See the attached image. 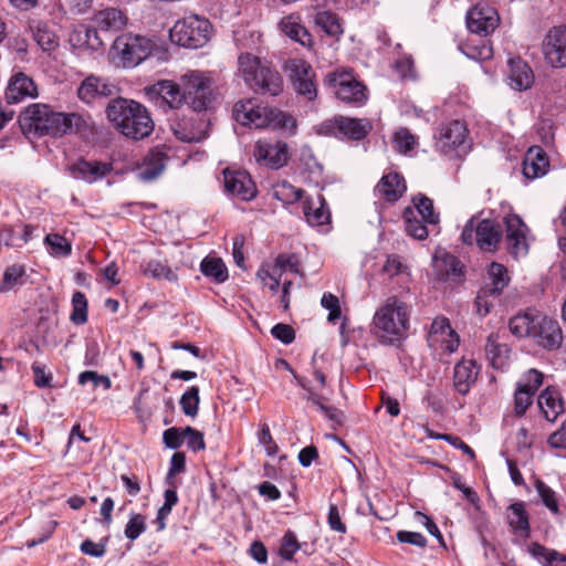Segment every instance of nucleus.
I'll return each mask as SVG.
<instances>
[{
	"label": "nucleus",
	"instance_id": "1",
	"mask_svg": "<svg viewBox=\"0 0 566 566\" xmlns=\"http://www.w3.org/2000/svg\"><path fill=\"white\" fill-rule=\"evenodd\" d=\"M21 128L35 136L62 137L80 134L91 128L92 118L78 113L55 112L45 104L28 106L19 117Z\"/></svg>",
	"mask_w": 566,
	"mask_h": 566
},
{
	"label": "nucleus",
	"instance_id": "2",
	"mask_svg": "<svg viewBox=\"0 0 566 566\" xmlns=\"http://www.w3.org/2000/svg\"><path fill=\"white\" fill-rule=\"evenodd\" d=\"M411 307L397 296H389L375 312L371 333L382 345H399L408 336Z\"/></svg>",
	"mask_w": 566,
	"mask_h": 566
},
{
	"label": "nucleus",
	"instance_id": "3",
	"mask_svg": "<svg viewBox=\"0 0 566 566\" xmlns=\"http://www.w3.org/2000/svg\"><path fill=\"white\" fill-rule=\"evenodd\" d=\"M106 116L120 134L134 140L144 139L154 130L147 108L133 99L113 98L107 104Z\"/></svg>",
	"mask_w": 566,
	"mask_h": 566
},
{
	"label": "nucleus",
	"instance_id": "4",
	"mask_svg": "<svg viewBox=\"0 0 566 566\" xmlns=\"http://www.w3.org/2000/svg\"><path fill=\"white\" fill-rule=\"evenodd\" d=\"M233 117L243 126L294 130L296 120L283 111L258 104L256 99L239 101L233 106Z\"/></svg>",
	"mask_w": 566,
	"mask_h": 566
},
{
	"label": "nucleus",
	"instance_id": "5",
	"mask_svg": "<svg viewBox=\"0 0 566 566\" xmlns=\"http://www.w3.org/2000/svg\"><path fill=\"white\" fill-rule=\"evenodd\" d=\"M238 65L245 84L255 93L269 96L282 93L283 78L269 63L262 62L251 53H241Z\"/></svg>",
	"mask_w": 566,
	"mask_h": 566
},
{
	"label": "nucleus",
	"instance_id": "6",
	"mask_svg": "<svg viewBox=\"0 0 566 566\" xmlns=\"http://www.w3.org/2000/svg\"><path fill=\"white\" fill-rule=\"evenodd\" d=\"M371 129L373 124L368 118H356L343 115H335L314 127L317 135L353 142L365 139Z\"/></svg>",
	"mask_w": 566,
	"mask_h": 566
},
{
	"label": "nucleus",
	"instance_id": "7",
	"mask_svg": "<svg viewBox=\"0 0 566 566\" xmlns=\"http://www.w3.org/2000/svg\"><path fill=\"white\" fill-rule=\"evenodd\" d=\"M502 239V227L494 220L472 217L465 223L461 241L467 245L476 244L483 252H495Z\"/></svg>",
	"mask_w": 566,
	"mask_h": 566
},
{
	"label": "nucleus",
	"instance_id": "8",
	"mask_svg": "<svg viewBox=\"0 0 566 566\" xmlns=\"http://www.w3.org/2000/svg\"><path fill=\"white\" fill-rule=\"evenodd\" d=\"M211 23L198 15H189L178 20L170 29L171 42L187 49L202 48L210 39Z\"/></svg>",
	"mask_w": 566,
	"mask_h": 566
},
{
	"label": "nucleus",
	"instance_id": "9",
	"mask_svg": "<svg viewBox=\"0 0 566 566\" xmlns=\"http://www.w3.org/2000/svg\"><path fill=\"white\" fill-rule=\"evenodd\" d=\"M184 101L195 112L206 111L213 101V81L205 72L189 71L181 77Z\"/></svg>",
	"mask_w": 566,
	"mask_h": 566
},
{
	"label": "nucleus",
	"instance_id": "10",
	"mask_svg": "<svg viewBox=\"0 0 566 566\" xmlns=\"http://www.w3.org/2000/svg\"><path fill=\"white\" fill-rule=\"evenodd\" d=\"M326 85L333 88L342 102L359 107L368 99L367 87L350 71H334L326 75Z\"/></svg>",
	"mask_w": 566,
	"mask_h": 566
},
{
	"label": "nucleus",
	"instance_id": "11",
	"mask_svg": "<svg viewBox=\"0 0 566 566\" xmlns=\"http://www.w3.org/2000/svg\"><path fill=\"white\" fill-rule=\"evenodd\" d=\"M154 48V43L140 35H120L113 44V51L124 67H134L146 60Z\"/></svg>",
	"mask_w": 566,
	"mask_h": 566
},
{
	"label": "nucleus",
	"instance_id": "12",
	"mask_svg": "<svg viewBox=\"0 0 566 566\" xmlns=\"http://www.w3.org/2000/svg\"><path fill=\"white\" fill-rule=\"evenodd\" d=\"M293 90L308 102L317 97L316 74L312 65L303 59H290L284 65Z\"/></svg>",
	"mask_w": 566,
	"mask_h": 566
},
{
	"label": "nucleus",
	"instance_id": "13",
	"mask_svg": "<svg viewBox=\"0 0 566 566\" xmlns=\"http://www.w3.org/2000/svg\"><path fill=\"white\" fill-rule=\"evenodd\" d=\"M469 130L464 122L451 120L439 127L434 135L436 149L442 155H452L459 149H465Z\"/></svg>",
	"mask_w": 566,
	"mask_h": 566
},
{
	"label": "nucleus",
	"instance_id": "14",
	"mask_svg": "<svg viewBox=\"0 0 566 566\" xmlns=\"http://www.w3.org/2000/svg\"><path fill=\"white\" fill-rule=\"evenodd\" d=\"M544 59L552 67L566 66V25L552 28L542 45Z\"/></svg>",
	"mask_w": 566,
	"mask_h": 566
},
{
	"label": "nucleus",
	"instance_id": "15",
	"mask_svg": "<svg viewBox=\"0 0 566 566\" xmlns=\"http://www.w3.org/2000/svg\"><path fill=\"white\" fill-rule=\"evenodd\" d=\"M497 11L485 3H478L467 13V27L475 34L486 36L499 25Z\"/></svg>",
	"mask_w": 566,
	"mask_h": 566
},
{
	"label": "nucleus",
	"instance_id": "16",
	"mask_svg": "<svg viewBox=\"0 0 566 566\" xmlns=\"http://www.w3.org/2000/svg\"><path fill=\"white\" fill-rule=\"evenodd\" d=\"M117 92V86L108 80L96 75H88L80 84L77 96L85 104H94L115 96Z\"/></svg>",
	"mask_w": 566,
	"mask_h": 566
},
{
	"label": "nucleus",
	"instance_id": "17",
	"mask_svg": "<svg viewBox=\"0 0 566 566\" xmlns=\"http://www.w3.org/2000/svg\"><path fill=\"white\" fill-rule=\"evenodd\" d=\"M66 170L76 180L94 184L109 175L113 170V165L106 161L78 158L67 165Z\"/></svg>",
	"mask_w": 566,
	"mask_h": 566
},
{
	"label": "nucleus",
	"instance_id": "18",
	"mask_svg": "<svg viewBox=\"0 0 566 566\" xmlns=\"http://www.w3.org/2000/svg\"><path fill=\"white\" fill-rule=\"evenodd\" d=\"M253 155L258 163L272 169H279L289 161V146L284 142L274 144L266 140H258L254 146Z\"/></svg>",
	"mask_w": 566,
	"mask_h": 566
},
{
	"label": "nucleus",
	"instance_id": "19",
	"mask_svg": "<svg viewBox=\"0 0 566 566\" xmlns=\"http://www.w3.org/2000/svg\"><path fill=\"white\" fill-rule=\"evenodd\" d=\"M536 323L537 327L532 340L546 350L558 349L564 339L559 323L546 314L543 315L541 322Z\"/></svg>",
	"mask_w": 566,
	"mask_h": 566
},
{
	"label": "nucleus",
	"instance_id": "20",
	"mask_svg": "<svg viewBox=\"0 0 566 566\" xmlns=\"http://www.w3.org/2000/svg\"><path fill=\"white\" fill-rule=\"evenodd\" d=\"M507 251L514 258L525 255L528 251L526 240L527 227L517 214H509L505 218Z\"/></svg>",
	"mask_w": 566,
	"mask_h": 566
},
{
	"label": "nucleus",
	"instance_id": "21",
	"mask_svg": "<svg viewBox=\"0 0 566 566\" xmlns=\"http://www.w3.org/2000/svg\"><path fill=\"white\" fill-rule=\"evenodd\" d=\"M224 188L228 193L243 201L252 200L256 196V188L247 171L226 169L223 171Z\"/></svg>",
	"mask_w": 566,
	"mask_h": 566
},
{
	"label": "nucleus",
	"instance_id": "22",
	"mask_svg": "<svg viewBox=\"0 0 566 566\" xmlns=\"http://www.w3.org/2000/svg\"><path fill=\"white\" fill-rule=\"evenodd\" d=\"M544 313L535 310H527L525 312L517 313L509 321V329L512 335L517 338H530L536 332L537 323L541 322Z\"/></svg>",
	"mask_w": 566,
	"mask_h": 566
},
{
	"label": "nucleus",
	"instance_id": "23",
	"mask_svg": "<svg viewBox=\"0 0 566 566\" xmlns=\"http://www.w3.org/2000/svg\"><path fill=\"white\" fill-rule=\"evenodd\" d=\"M149 94L159 99V106H167L169 109L179 108L184 101V93L177 83L170 80H161L149 87Z\"/></svg>",
	"mask_w": 566,
	"mask_h": 566
},
{
	"label": "nucleus",
	"instance_id": "24",
	"mask_svg": "<svg viewBox=\"0 0 566 566\" xmlns=\"http://www.w3.org/2000/svg\"><path fill=\"white\" fill-rule=\"evenodd\" d=\"M509 85L515 91H526L531 88L534 82V74L528 64L521 57H511L507 61Z\"/></svg>",
	"mask_w": 566,
	"mask_h": 566
},
{
	"label": "nucleus",
	"instance_id": "25",
	"mask_svg": "<svg viewBox=\"0 0 566 566\" xmlns=\"http://www.w3.org/2000/svg\"><path fill=\"white\" fill-rule=\"evenodd\" d=\"M480 367L473 359H462L454 366L453 386L461 395H467L476 381Z\"/></svg>",
	"mask_w": 566,
	"mask_h": 566
},
{
	"label": "nucleus",
	"instance_id": "26",
	"mask_svg": "<svg viewBox=\"0 0 566 566\" xmlns=\"http://www.w3.org/2000/svg\"><path fill=\"white\" fill-rule=\"evenodd\" d=\"M36 95L34 82L23 73L13 75L6 90V99L9 104L19 103L25 97H35Z\"/></svg>",
	"mask_w": 566,
	"mask_h": 566
},
{
	"label": "nucleus",
	"instance_id": "27",
	"mask_svg": "<svg viewBox=\"0 0 566 566\" xmlns=\"http://www.w3.org/2000/svg\"><path fill=\"white\" fill-rule=\"evenodd\" d=\"M303 213L306 222L312 227L327 224L331 220V211L322 195L316 198H306L303 201Z\"/></svg>",
	"mask_w": 566,
	"mask_h": 566
},
{
	"label": "nucleus",
	"instance_id": "28",
	"mask_svg": "<svg viewBox=\"0 0 566 566\" xmlns=\"http://www.w3.org/2000/svg\"><path fill=\"white\" fill-rule=\"evenodd\" d=\"M127 15L117 8H106L98 11L94 18L93 23L101 32H118L127 24Z\"/></svg>",
	"mask_w": 566,
	"mask_h": 566
},
{
	"label": "nucleus",
	"instance_id": "29",
	"mask_svg": "<svg viewBox=\"0 0 566 566\" xmlns=\"http://www.w3.org/2000/svg\"><path fill=\"white\" fill-rule=\"evenodd\" d=\"M376 191L388 202L397 201L406 191V182L401 175L389 172L376 186Z\"/></svg>",
	"mask_w": 566,
	"mask_h": 566
},
{
	"label": "nucleus",
	"instance_id": "30",
	"mask_svg": "<svg viewBox=\"0 0 566 566\" xmlns=\"http://www.w3.org/2000/svg\"><path fill=\"white\" fill-rule=\"evenodd\" d=\"M509 354L510 348L506 344L500 342L499 334L492 333L488 336L485 343V356L493 368H504L509 359Z\"/></svg>",
	"mask_w": 566,
	"mask_h": 566
},
{
	"label": "nucleus",
	"instance_id": "31",
	"mask_svg": "<svg viewBox=\"0 0 566 566\" xmlns=\"http://www.w3.org/2000/svg\"><path fill=\"white\" fill-rule=\"evenodd\" d=\"M538 407L546 420L554 422L564 411V402L559 392L554 388H546L538 397Z\"/></svg>",
	"mask_w": 566,
	"mask_h": 566
},
{
	"label": "nucleus",
	"instance_id": "32",
	"mask_svg": "<svg viewBox=\"0 0 566 566\" xmlns=\"http://www.w3.org/2000/svg\"><path fill=\"white\" fill-rule=\"evenodd\" d=\"M548 161L541 148H530L523 163V175L527 179H535L545 175Z\"/></svg>",
	"mask_w": 566,
	"mask_h": 566
},
{
	"label": "nucleus",
	"instance_id": "33",
	"mask_svg": "<svg viewBox=\"0 0 566 566\" xmlns=\"http://www.w3.org/2000/svg\"><path fill=\"white\" fill-rule=\"evenodd\" d=\"M527 552L543 566H566V555L538 543H531Z\"/></svg>",
	"mask_w": 566,
	"mask_h": 566
},
{
	"label": "nucleus",
	"instance_id": "34",
	"mask_svg": "<svg viewBox=\"0 0 566 566\" xmlns=\"http://www.w3.org/2000/svg\"><path fill=\"white\" fill-rule=\"evenodd\" d=\"M30 30L34 41L43 51L50 52L57 46V36L45 22L33 20L30 22Z\"/></svg>",
	"mask_w": 566,
	"mask_h": 566
},
{
	"label": "nucleus",
	"instance_id": "35",
	"mask_svg": "<svg viewBox=\"0 0 566 566\" xmlns=\"http://www.w3.org/2000/svg\"><path fill=\"white\" fill-rule=\"evenodd\" d=\"M509 283L507 269L501 263L492 262L488 269V282L483 287L489 289L493 294L501 295Z\"/></svg>",
	"mask_w": 566,
	"mask_h": 566
},
{
	"label": "nucleus",
	"instance_id": "36",
	"mask_svg": "<svg viewBox=\"0 0 566 566\" xmlns=\"http://www.w3.org/2000/svg\"><path fill=\"white\" fill-rule=\"evenodd\" d=\"M98 32L101 31L95 25L94 28L80 25L71 34L70 42L74 46H86L92 50H97L103 45V40L99 38Z\"/></svg>",
	"mask_w": 566,
	"mask_h": 566
},
{
	"label": "nucleus",
	"instance_id": "37",
	"mask_svg": "<svg viewBox=\"0 0 566 566\" xmlns=\"http://www.w3.org/2000/svg\"><path fill=\"white\" fill-rule=\"evenodd\" d=\"M166 155L159 150H151L146 157V167L139 172L144 181L156 179L165 169Z\"/></svg>",
	"mask_w": 566,
	"mask_h": 566
},
{
	"label": "nucleus",
	"instance_id": "38",
	"mask_svg": "<svg viewBox=\"0 0 566 566\" xmlns=\"http://www.w3.org/2000/svg\"><path fill=\"white\" fill-rule=\"evenodd\" d=\"M507 521L514 532H521L525 535L530 532L528 515L523 502H515L507 509Z\"/></svg>",
	"mask_w": 566,
	"mask_h": 566
},
{
	"label": "nucleus",
	"instance_id": "39",
	"mask_svg": "<svg viewBox=\"0 0 566 566\" xmlns=\"http://www.w3.org/2000/svg\"><path fill=\"white\" fill-rule=\"evenodd\" d=\"M281 30L282 32L287 35L290 39L294 40L295 42L300 43L301 45L305 48H312L313 45V36L307 31L305 27L302 24L292 21L290 19L283 20L281 22Z\"/></svg>",
	"mask_w": 566,
	"mask_h": 566
},
{
	"label": "nucleus",
	"instance_id": "40",
	"mask_svg": "<svg viewBox=\"0 0 566 566\" xmlns=\"http://www.w3.org/2000/svg\"><path fill=\"white\" fill-rule=\"evenodd\" d=\"M402 218L405 221V230L408 235L417 240H424L428 237L429 231L424 224L426 222L417 219L416 211L412 207H407L403 210Z\"/></svg>",
	"mask_w": 566,
	"mask_h": 566
},
{
	"label": "nucleus",
	"instance_id": "41",
	"mask_svg": "<svg viewBox=\"0 0 566 566\" xmlns=\"http://www.w3.org/2000/svg\"><path fill=\"white\" fill-rule=\"evenodd\" d=\"M272 196L281 201L284 206L293 205L303 197V190L295 188L290 182L277 181L272 188Z\"/></svg>",
	"mask_w": 566,
	"mask_h": 566
},
{
	"label": "nucleus",
	"instance_id": "42",
	"mask_svg": "<svg viewBox=\"0 0 566 566\" xmlns=\"http://www.w3.org/2000/svg\"><path fill=\"white\" fill-rule=\"evenodd\" d=\"M143 273L153 279H165L168 282H177L178 275L167 265V263L159 260H149L143 268Z\"/></svg>",
	"mask_w": 566,
	"mask_h": 566
},
{
	"label": "nucleus",
	"instance_id": "43",
	"mask_svg": "<svg viewBox=\"0 0 566 566\" xmlns=\"http://www.w3.org/2000/svg\"><path fill=\"white\" fill-rule=\"evenodd\" d=\"M203 275L212 277L217 283H223L228 279V270L221 259L206 258L200 264Z\"/></svg>",
	"mask_w": 566,
	"mask_h": 566
},
{
	"label": "nucleus",
	"instance_id": "44",
	"mask_svg": "<svg viewBox=\"0 0 566 566\" xmlns=\"http://www.w3.org/2000/svg\"><path fill=\"white\" fill-rule=\"evenodd\" d=\"M24 276V265L12 264L8 266L3 273L2 281L0 283V293H6L14 289L17 285H22Z\"/></svg>",
	"mask_w": 566,
	"mask_h": 566
},
{
	"label": "nucleus",
	"instance_id": "45",
	"mask_svg": "<svg viewBox=\"0 0 566 566\" xmlns=\"http://www.w3.org/2000/svg\"><path fill=\"white\" fill-rule=\"evenodd\" d=\"M415 211L418 213L427 224L437 226L439 223V214L434 211L433 202L426 196L413 198Z\"/></svg>",
	"mask_w": 566,
	"mask_h": 566
},
{
	"label": "nucleus",
	"instance_id": "46",
	"mask_svg": "<svg viewBox=\"0 0 566 566\" xmlns=\"http://www.w3.org/2000/svg\"><path fill=\"white\" fill-rule=\"evenodd\" d=\"M315 23L326 34H328L331 36H338L343 33V29L338 21V18L333 12H329V11L317 12L315 15Z\"/></svg>",
	"mask_w": 566,
	"mask_h": 566
},
{
	"label": "nucleus",
	"instance_id": "47",
	"mask_svg": "<svg viewBox=\"0 0 566 566\" xmlns=\"http://www.w3.org/2000/svg\"><path fill=\"white\" fill-rule=\"evenodd\" d=\"M461 51L469 57L475 61H485L493 56L492 46L486 40H480L478 44L468 41L461 45Z\"/></svg>",
	"mask_w": 566,
	"mask_h": 566
},
{
	"label": "nucleus",
	"instance_id": "48",
	"mask_svg": "<svg viewBox=\"0 0 566 566\" xmlns=\"http://www.w3.org/2000/svg\"><path fill=\"white\" fill-rule=\"evenodd\" d=\"M171 130L181 142L195 143L200 140L199 133L192 127L188 119H174L171 123Z\"/></svg>",
	"mask_w": 566,
	"mask_h": 566
},
{
	"label": "nucleus",
	"instance_id": "49",
	"mask_svg": "<svg viewBox=\"0 0 566 566\" xmlns=\"http://www.w3.org/2000/svg\"><path fill=\"white\" fill-rule=\"evenodd\" d=\"M179 403L186 416L195 418L198 415L200 403L199 388L197 386L189 387L182 394Z\"/></svg>",
	"mask_w": 566,
	"mask_h": 566
},
{
	"label": "nucleus",
	"instance_id": "50",
	"mask_svg": "<svg viewBox=\"0 0 566 566\" xmlns=\"http://www.w3.org/2000/svg\"><path fill=\"white\" fill-rule=\"evenodd\" d=\"M72 313L70 319L75 325H83L87 322V300L84 293L77 291L72 296Z\"/></svg>",
	"mask_w": 566,
	"mask_h": 566
},
{
	"label": "nucleus",
	"instance_id": "51",
	"mask_svg": "<svg viewBox=\"0 0 566 566\" xmlns=\"http://www.w3.org/2000/svg\"><path fill=\"white\" fill-rule=\"evenodd\" d=\"M44 243L49 247L50 253L55 256H67L72 252V247L67 239L57 233L48 234Z\"/></svg>",
	"mask_w": 566,
	"mask_h": 566
},
{
	"label": "nucleus",
	"instance_id": "52",
	"mask_svg": "<svg viewBox=\"0 0 566 566\" xmlns=\"http://www.w3.org/2000/svg\"><path fill=\"white\" fill-rule=\"evenodd\" d=\"M454 331L451 328L449 319L446 317H436L431 323L429 340L438 343L441 338L453 337Z\"/></svg>",
	"mask_w": 566,
	"mask_h": 566
},
{
	"label": "nucleus",
	"instance_id": "53",
	"mask_svg": "<svg viewBox=\"0 0 566 566\" xmlns=\"http://www.w3.org/2000/svg\"><path fill=\"white\" fill-rule=\"evenodd\" d=\"M146 531L145 517L138 513H132L125 526L124 534L130 539H137Z\"/></svg>",
	"mask_w": 566,
	"mask_h": 566
},
{
	"label": "nucleus",
	"instance_id": "54",
	"mask_svg": "<svg viewBox=\"0 0 566 566\" xmlns=\"http://www.w3.org/2000/svg\"><path fill=\"white\" fill-rule=\"evenodd\" d=\"M394 144L396 149L401 154H407L416 146V137L408 128H399L394 136Z\"/></svg>",
	"mask_w": 566,
	"mask_h": 566
},
{
	"label": "nucleus",
	"instance_id": "55",
	"mask_svg": "<svg viewBox=\"0 0 566 566\" xmlns=\"http://www.w3.org/2000/svg\"><path fill=\"white\" fill-rule=\"evenodd\" d=\"M301 548L296 535L292 531H287L282 537L280 555L286 560H292L294 554Z\"/></svg>",
	"mask_w": 566,
	"mask_h": 566
},
{
	"label": "nucleus",
	"instance_id": "56",
	"mask_svg": "<svg viewBox=\"0 0 566 566\" xmlns=\"http://www.w3.org/2000/svg\"><path fill=\"white\" fill-rule=\"evenodd\" d=\"M499 295L491 293L489 289L482 287L475 297L474 306L476 313L480 316H486L493 307V301L491 298L497 297Z\"/></svg>",
	"mask_w": 566,
	"mask_h": 566
},
{
	"label": "nucleus",
	"instance_id": "57",
	"mask_svg": "<svg viewBox=\"0 0 566 566\" xmlns=\"http://www.w3.org/2000/svg\"><path fill=\"white\" fill-rule=\"evenodd\" d=\"M536 490L538 492V495L543 502V504L553 513H558V502L556 497V493L544 482L537 481Z\"/></svg>",
	"mask_w": 566,
	"mask_h": 566
},
{
	"label": "nucleus",
	"instance_id": "58",
	"mask_svg": "<svg viewBox=\"0 0 566 566\" xmlns=\"http://www.w3.org/2000/svg\"><path fill=\"white\" fill-rule=\"evenodd\" d=\"M533 392L526 390L524 388L517 387L514 395V409L517 416H522L525 413L526 409L532 403Z\"/></svg>",
	"mask_w": 566,
	"mask_h": 566
},
{
	"label": "nucleus",
	"instance_id": "59",
	"mask_svg": "<svg viewBox=\"0 0 566 566\" xmlns=\"http://www.w3.org/2000/svg\"><path fill=\"white\" fill-rule=\"evenodd\" d=\"M185 432L181 428H169L164 431L163 439L167 448L176 450L181 447L185 441Z\"/></svg>",
	"mask_w": 566,
	"mask_h": 566
},
{
	"label": "nucleus",
	"instance_id": "60",
	"mask_svg": "<svg viewBox=\"0 0 566 566\" xmlns=\"http://www.w3.org/2000/svg\"><path fill=\"white\" fill-rule=\"evenodd\" d=\"M185 440L187 446L192 451H200L206 448L203 433L193 429L192 427L184 428Z\"/></svg>",
	"mask_w": 566,
	"mask_h": 566
},
{
	"label": "nucleus",
	"instance_id": "61",
	"mask_svg": "<svg viewBox=\"0 0 566 566\" xmlns=\"http://www.w3.org/2000/svg\"><path fill=\"white\" fill-rule=\"evenodd\" d=\"M324 308L328 310V322H335L340 316V306L338 297L332 293H324L321 300Z\"/></svg>",
	"mask_w": 566,
	"mask_h": 566
},
{
	"label": "nucleus",
	"instance_id": "62",
	"mask_svg": "<svg viewBox=\"0 0 566 566\" xmlns=\"http://www.w3.org/2000/svg\"><path fill=\"white\" fill-rule=\"evenodd\" d=\"M271 334L285 345L293 343L295 339V331L293 327L283 323L274 325L271 329Z\"/></svg>",
	"mask_w": 566,
	"mask_h": 566
},
{
	"label": "nucleus",
	"instance_id": "63",
	"mask_svg": "<svg viewBox=\"0 0 566 566\" xmlns=\"http://www.w3.org/2000/svg\"><path fill=\"white\" fill-rule=\"evenodd\" d=\"M543 382V374L536 369H530L525 373L523 381L518 384V387L530 390L535 394L537 388Z\"/></svg>",
	"mask_w": 566,
	"mask_h": 566
},
{
	"label": "nucleus",
	"instance_id": "64",
	"mask_svg": "<svg viewBox=\"0 0 566 566\" xmlns=\"http://www.w3.org/2000/svg\"><path fill=\"white\" fill-rule=\"evenodd\" d=\"M406 270H407V266L405 264H402L400 258L396 254L388 255L387 260L382 266V273H385L389 277H394L398 274H401Z\"/></svg>",
	"mask_w": 566,
	"mask_h": 566
}]
</instances>
